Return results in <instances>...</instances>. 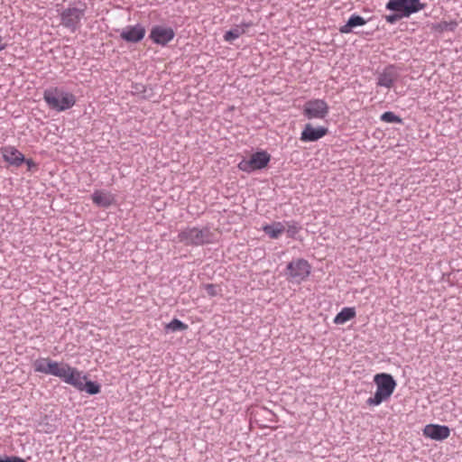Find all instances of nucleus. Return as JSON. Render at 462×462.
<instances>
[{
  "label": "nucleus",
  "mask_w": 462,
  "mask_h": 462,
  "mask_svg": "<svg viewBox=\"0 0 462 462\" xmlns=\"http://www.w3.org/2000/svg\"><path fill=\"white\" fill-rule=\"evenodd\" d=\"M34 372L51 374L60 378L66 383H73L74 377L71 374L73 367L67 363H59L49 357H40L32 363Z\"/></svg>",
  "instance_id": "nucleus-1"
},
{
  "label": "nucleus",
  "mask_w": 462,
  "mask_h": 462,
  "mask_svg": "<svg viewBox=\"0 0 462 462\" xmlns=\"http://www.w3.org/2000/svg\"><path fill=\"white\" fill-rule=\"evenodd\" d=\"M374 382L376 384V392L373 397L367 399L366 403L369 406H377L383 402L387 401L396 386L393 377L389 374H377L374 378Z\"/></svg>",
  "instance_id": "nucleus-2"
},
{
  "label": "nucleus",
  "mask_w": 462,
  "mask_h": 462,
  "mask_svg": "<svg viewBox=\"0 0 462 462\" xmlns=\"http://www.w3.org/2000/svg\"><path fill=\"white\" fill-rule=\"evenodd\" d=\"M43 98L51 109L59 112L72 107L76 103V97L72 93L57 87L45 89Z\"/></svg>",
  "instance_id": "nucleus-3"
},
{
  "label": "nucleus",
  "mask_w": 462,
  "mask_h": 462,
  "mask_svg": "<svg viewBox=\"0 0 462 462\" xmlns=\"http://www.w3.org/2000/svg\"><path fill=\"white\" fill-rule=\"evenodd\" d=\"M178 239L186 245L198 246L211 243L213 233L208 227H188L179 233Z\"/></svg>",
  "instance_id": "nucleus-4"
},
{
  "label": "nucleus",
  "mask_w": 462,
  "mask_h": 462,
  "mask_svg": "<svg viewBox=\"0 0 462 462\" xmlns=\"http://www.w3.org/2000/svg\"><path fill=\"white\" fill-rule=\"evenodd\" d=\"M311 272V265L303 258H298L290 262L284 271L287 281L300 283Z\"/></svg>",
  "instance_id": "nucleus-5"
},
{
  "label": "nucleus",
  "mask_w": 462,
  "mask_h": 462,
  "mask_svg": "<svg viewBox=\"0 0 462 462\" xmlns=\"http://www.w3.org/2000/svg\"><path fill=\"white\" fill-rule=\"evenodd\" d=\"M85 6L83 8L69 6L60 13V24L70 32H75L81 24V19L85 15Z\"/></svg>",
  "instance_id": "nucleus-6"
},
{
  "label": "nucleus",
  "mask_w": 462,
  "mask_h": 462,
  "mask_svg": "<svg viewBox=\"0 0 462 462\" xmlns=\"http://www.w3.org/2000/svg\"><path fill=\"white\" fill-rule=\"evenodd\" d=\"M271 159L270 154L265 151L256 152L249 159H243L237 165L240 171L250 173L262 170L267 166Z\"/></svg>",
  "instance_id": "nucleus-7"
},
{
  "label": "nucleus",
  "mask_w": 462,
  "mask_h": 462,
  "mask_svg": "<svg viewBox=\"0 0 462 462\" xmlns=\"http://www.w3.org/2000/svg\"><path fill=\"white\" fill-rule=\"evenodd\" d=\"M425 8V4L420 0H389L386 4V9L398 12L403 17H409Z\"/></svg>",
  "instance_id": "nucleus-8"
},
{
  "label": "nucleus",
  "mask_w": 462,
  "mask_h": 462,
  "mask_svg": "<svg viewBox=\"0 0 462 462\" xmlns=\"http://www.w3.org/2000/svg\"><path fill=\"white\" fill-rule=\"evenodd\" d=\"M328 113L329 106L323 99H310L303 106L302 114L308 119H324Z\"/></svg>",
  "instance_id": "nucleus-9"
},
{
  "label": "nucleus",
  "mask_w": 462,
  "mask_h": 462,
  "mask_svg": "<svg viewBox=\"0 0 462 462\" xmlns=\"http://www.w3.org/2000/svg\"><path fill=\"white\" fill-rule=\"evenodd\" d=\"M175 37V32L171 27L155 25L151 29L149 38L151 41L161 46H166Z\"/></svg>",
  "instance_id": "nucleus-10"
},
{
  "label": "nucleus",
  "mask_w": 462,
  "mask_h": 462,
  "mask_svg": "<svg viewBox=\"0 0 462 462\" xmlns=\"http://www.w3.org/2000/svg\"><path fill=\"white\" fill-rule=\"evenodd\" d=\"M72 371L71 374L75 379L73 383H69L70 385L79 391H86L89 394H97L100 392L99 384L88 381L87 375H82V373L77 368L73 367Z\"/></svg>",
  "instance_id": "nucleus-11"
},
{
  "label": "nucleus",
  "mask_w": 462,
  "mask_h": 462,
  "mask_svg": "<svg viewBox=\"0 0 462 462\" xmlns=\"http://www.w3.org/2000/svg\"><path fill=\"white\" fill-rule=\"evenodd\" d=\"M400 75L395 65L386 66L377 76V86L391 88L398 80Z\"/></svg>",
  "instance_id": "nucleus-12"
},
{
  "label": "nucleus",
  "mask_w": 462,
  "mask_h": 462,
  "mask_svg": "<svg viewBox=\"0 0 462 462\" xmlns=\"http://www.w3.org/2000/svg\"><path fill=\"white\" fill-rule=\"evenodd\" d=\"M145 32L146 30L141 23L128 25L122 30L120 38L126 42L137 43L143 39Z\"/></svg>",
  "instance_id": "nucleus-13"
},
{
  "label": "nucleus",
  "mask_w": 462,
  "mask_h": 462,
  "mask_svg": "<svg viewBox=\"0 0 462 462\" xmlns=\"http://www.w3.org/2000/svg\"><path fill=\"white\" fill-rule=\"evenodd\" d=\"M1 154L5 162L16 168L20 167L25 161L24 155L14 146L6 145L0 148Z\"/></svg>",
  "instance_id": "nucleus-14"
},
{
  "label": "nucleus",
  "mask_w": 462,
  "mask_h": 462,
  "mask_svg": "<svg viewBox=\"0 0 462 462\" xmlns=\"http://www.w3.org/2000/svg\"><path fill=\"white\" fill-rule=\"evenodd\" d=\"M423 435L434 440H444L450 435V430L446 425L428 424L423 429Z\"/></svg>",
  "instance_id": "nucleus-15"
},
{
  "label": "nucleus",
  "mask_w": 462,
  "mask_h": 462,
  "mask_svg": "<svg viewBox=\"0 0 462 462\" xmlns=\"http://www.w3.org/2000/svg\"><path fill=\"white\" fill-rule=\"evenodd\" d=\"M328 133V128L323 126L313 127L310 124H307L301 132L300 141L316 142L324 137Z\"/></svg>",
  "instance_id": "nucleus-16"
},
{
  "label": "nucleus",
  "mask_w": 462,
  "mask_h": 462,
  "mask_svg": "<svg viewBox=\"0 0 462 462\" xmlns=\"http://www.w3.org/2000/svg\"><path fill=\"white\" fill-rule=\"evenodd\" d=\"M95 205L101 208H108L114 202V196L108 191L95 190L91 196Z\"/></svg>",
  "instance_id": "nucleus-17"
},
{
  "label": "nucleus",
  "mask_w": 462,
  "mask_h": 462,
  "mask_svg": "<svg viewBox=\"0 0 462 462\" xmlns=\"http://www.w3.org/2000/svg\"><path fill=\"white\" fill-rule=\"evenodd\" d=\"M263 231L273 239L279 238L285 232V226L282 222H274L263 226Z\"/></svg>",
  "instance_id": "nucleus-18"
},
{
  "label": "nucleus",
  "mask_w": 462,
  "mask_h": 462,
  "mask_svg": "<svg viewBox=\"0 0 462 462\" xmlns=\"http://www.w3.org/2000/svg\"><path fill=\"white\" fill-rule=\"evenodd\" d=\"M251 26V23H242L239 25H236L231 30L226 32L224 34V40L226 42H233L234 40L239 38L242 34L246 32L247 28Z\"/></svg>",
  "instance_id": "nucleus-19"
},
{
  "label": "nucleus",
  "mask_w": 462,
  "mask_h": 462,
  "mask_svg": "<svg viewBox=\"0 0 462 462\" xmlns=\"http://www.w3.org/2000/svg\"><path fill=\"white\" fill-rule=\"evenodd\" d=\"M366 23V21L360 15L353 14L348 19L347 23L339 28L341 33H350L353 32V28L356 26H362Z\"/></svg>",
  "instance_id": "nucleus-20"
},
{
  "label": "nucleus",
  "mask_w": 462,
  "mask_h": 462,
  "mask_svg": "<svg viewBox=\"0 0 462 462\" xmlns=\"http://www.w3.org/2000/svg\"><path fill=\"white\" fill-rule=\"evenodd\" d=\"M356 315L355 308L346 307L335 317L334 323L340 325L354 319Z\"/></svg>",
  "instance_id": "nucleus-21"
},
{
  "label": "nucleus",
  "mask_w": 462,
  "mask_h": 462,
  "mask_svg": "<svg viewBox=\"0 0 462 462\" xmlns=\"http://www.w3.org/2000/svg\"><path fill=\"white\" fill-rule=\"evenodd\" d=\"M457 26V23L455 21L450 22H440L433 25V29L439 32H443L446 31L454 32Z\"/></svg>",
  "instance_id": "nucleus-22"
},
{
  "label": "nucleus",
  "mask_w": 462,
  "mask_h": 462,
  "mask_svg": "<svg viewBox=\"0 0 462 462\" xmlns=\"http://www.w3.org/2000/svg\"><path fill=\"white\" fill-rule=\"evenodd\" d=\"M188 328V325L179 320L178 319H173L170 323L165 326V329L167 331H183Z\"/></svg>",
  "instance_id": "nucleus-23"
},
{
  "label": "nucleus",
  "mask_w": 462,
  "mask_h": 462,
  "mask_svg": "<svg viewBox=\"0 0 462 462\" xmlns=\"http://www.w3.org/2000/svg\"><path fill=\"white\" fill-rule=\"evenodd\" d=\"M381 120L384 123H394V124H401L402 123V120L400 116H396L393 112H384L381 116Z\"/></svg>",
  "instance_id": "nucleus-24"
},
{
  "label": "nucleus",
  "mask_w": 462,
  "mask_h": 462,
  "mask_svg": "<svg viewBox=\"0 0 462 462\" xmlns=\"http://www.w3.org/2000/svg\"><path fill=\"white\" fill-rule=\"evenodd\" d=\"M285 231L289 237H294L295 235L300 231V227L295 221H290L285 223Z\"/></svg>",
  "instance_id": "nucleus-25"
},
{
  "label": "nucleus",
  "mask_w": 462,
  "mask_h": 462,
  "mask_svg": "<svg viewBox=\"0 0 462 462\" xmlns=\"http://www.w3.org/2000/svg\"><path fill=\"white\" fill-rule=\"evenodd\" d=\"M205 290L208 293V295L211 296V297H215L217 295L219 294V291H220V289L217 285L216 284H206L205 285Z\"/></svg>",
  "instance_id": "nucleus-26"
},
{
  "label": "nucleus",
  "mask_w": 462,
  "mask_h": 462,
  "mask_svg": "<svg viewBox=\"0 0 462 462\" xmlns=\"http://www.w3.org/2000/svg\"><path fill=\"white\" fill-rule=\"evenodd\" d=\"M384 18L388 23L394 24L396 22L404 17L398 12H395L394 14L385 15Z\"/></svg>",
  "instance_id": "nucleus-27"
},
{
  "label": "nucleus",
  "mask_w": 462,
  "mask_h": 462,
  "mask_svg": "<svg viewBox=\"0 0 462 462\" xmlns=\"http://www.w3.org/2000/svg\"><path fill=\"white\" fill-rule=\"evenodd\" d=\"M0 462H26L23 458L16 456H5L0 457Z\"/></svg>",
  "instance_id": "nucleus-28"
},
{
  "label": "nucleus",
  "mask_w": 462,
  "mask_h": 462,
  "mask_svg": "<svg viewBox=\"0 0 462 462\" xmlns=\"http://www.w3.org/2000/svg\"><path fill=\"white\" fill-rule=\"evenodd\" d=\"M23 163L27 166L28 171H35L38 170V164L32 159H26Z\"/></svg>",
  "instance_id": "nucleus-29"
},
{
  "label": "nucleus",
  "mask_w": 462,
  "mask_h": 462,
  "mask_svg": "<svg viewBox=\"0 0 462 462\" xmlns=\"http://www.w3.org/2000/svg\"><path fill=\"white\" fill-rule=\"evenodd\" d=\"M7 44L4 42V38L0 35V51L6 48Z\"/></svg>",
  "instance_id": "nucleus-30"
}]
</instances>
